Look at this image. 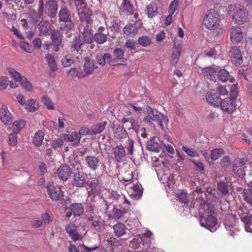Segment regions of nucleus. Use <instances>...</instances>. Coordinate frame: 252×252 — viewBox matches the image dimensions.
<instances>
[{
  "instance_id": "1",
  "label": "nucleus",
  "mask_w": 252,
  "mask_h": 252,
  "mask_svg": "<svg viewBox=\"0 0 252 252\" xmlns=\"http://www.w3.org/2000/svg\"><path fill=\"white\" fill-rule=\"evenodd\" d=\"M190 207L198 209L201 226L212 232L216 231L219 227L218 220L215 217V208L206 205V201L202 194L191 204Z\"/></svg>"
},
{
  "instance_id": "2",
  "label": "nucleus",
  "mask_w": 252,
  "mask_h": 252,
  "mask_svg": "<svg viewBox=\"0 0 252 252\" xmlns=\"http://www.w3.org/2000/svg\"><path fill=\"white\" fill-rule=\"evenodd\" d=\"M38 15L39 18H43L44 14L50 18L56 16L58 11V3L56 0H38Z\"/></svg>"
},
{
  "instance_id": "3",
  "label": "nucleus",
  "mask_w": 252,
  "mask_h": 252,
  "mask_svg": "<svg viewBox=\"0 0 252 252\" xmlns=\"http://www.w3.org/2000/svg\"><path fill=\"white\" fill-rule=\"evenodd\" d=\"M238 94L237 83L233 84L231 87L230 92V97L226 98L221 101L220 106L221 110L228 114H232L236 109V97Z\"/></svg>"
},
{
  "instance_id": "4",
  "label": "nucleus",
  "mask_w": 252,
  "mask_h": 252,
  "mask_svg": "<svg viewBox=\"0 0 252 252\" xmlns=\"http://www.w3.org/2000/svg\"><path fill=\"white\" fill-rule=\"evenodd\" d=\"M228 14L238 24H242L247 20L248 11L247 9L240 4H231L228 6Z\"/></svg>"
},
{
  "instance_id": "5",
  "label": "nucleus",
  "mask_w": 252,
  "mask_h": 252,
  "mask_svg": "<svg viewBox=\"0 0 252 252\" xmlns=\"http://www.w3.org/2000/svg\"><path fill=\"white\" fill-rule=\"evenodd\" d=\"M59 22L65 24L64 29L67 31H74L75 29L74 23L71 20V12L65 5H62L58 13Z\"/></svg>"
},
{
  "instance_id": "6",
  "label": "nucleus",
  "mask_w": 252,
  "mask_h": 252,
  "mask_svg": "<svg viewBox=\"0 0 252 252\" xmlns=\"http://www.w3.org/2000/svg\"><path fill=\"white\" fill-rule=\"evenodd\" d=\"M220 22V15L214 9H210L206 13L204 23L207 29L211 30L215 29Z\"/></svg>"
},
{
  "instance_id": "7",
  "label": "nucleus",
  "mask_w": 252,
  "mask_h": 252,
  "mask_svg": "<svg viewBox=\"0 0 252 252\" xmlns=\"http://www.w3.org/2000/svg\"><path fill=\"white\" fill-rule=\"evenodd\" d=\"M47 192L49 197L53 201H60L63 199V192L60 186H55L48 182L46 187Z\"/></svg>"
},
{
  "instance_id": "8",
  "label": "nucleus",
  "mask_w": 252,
  "mask_h": 252,
  "mask_svg": "<svg viewBox=\"0 0 252 252\" xmlns=\"http://www.w3.org/2000/svg\"><path fill=\"white\" fill-rule=\"evenodd\" d=\"M246 161L247 160L244 158H238L233 162L232 170L240 178H243L246 175Z\"/></svg>"
},
{
  "instance_id": "9",
  "label": "nucleus",
  "mask_w": 252,
  "mask_h": 252,
  "mask_svg": "<svg viewBox=\"0 0 252 252\" xmlns=\"http://www.w3.org/2000/svg\"><path fill=\"white\" fill-rule=\"evenodd\" d=\"M94 40L98 44H104L110 41L109 33L104 27H99L97 32L94 35Z\"/></svg>"
},
{
  "instance_id": "10",
  "label": "nucleus",
  "mask_w": 252,
  "mask_h": 252,
  "mask_svg": "<svg viewBox=\"0 0 252 252\" xmlns=\"http://www.w3.org/2000/svg\"><path fill=\"white\" fill-rule=\"evenodd\" d=\"M225 228L228 232L229 235L234 238L239 231L237 226L235 224V218L233 215L226 216V219L224 222Z\"/></svg>"
},
{
  "instance_id": "11",
  "label": "nucleus",
  "mask_w": 252,
  "mask_h": 252,
  "mask_svg": "<svg viewBox=\"0 0 252 252\" xmlns=\"http://www.w3.org/2000/svg\"><path fill=\"white\" fill-rule=\"evenodd\" d=\"M126 115H125L121 120V123L123 126H125L128 130L135 129L138 126L137 121L132 117L130 118L126 117V116H130L131 112L129 111L126 112Z\"/></svg>"
},
{
  "instance_id": "12",
  "label": "nucleus",
  "mask_w": 252,
  "mask_h": 252,
  "mask_svg": "<svg viewBox=\"0 0 252 252\" xmlns=\"http://www.w3.org/2000/svg\"><path fill=\"white\" fill-rule=\"evenodd\" d=\"M112 153L115 160L118 162H122L126 159V152L124 147L120 144L116 145L112 149Z\"/></svg>"
},
{
  "instance_id": "13",
  "label": "nucleus",
  "mask_w": 252,
  "mask_h": 252,
  "mask_svg": "<svg viewBox=\"0 0 252 252\" xmlns=\"http://www.w3.org/2000/svg\"><path fill=\"white\" fill-rule=\"evenodd\" d=\"M230 36L233 44H238L241 42L243 38L241 29L239 27H232L230 30Z\"/></svg>"
},
{
  "instance_id": "14",
  "label": "nucleus",
  "mask_w": 252,
  "mask_h": 252,
  "mask_svg": "<svg viewBox=\"0 0 252 252\" xmlns=\"http://www.w3.org/2000/svg\"><path fill=\"white\" fill-rule=\"evenodd\" d=\"M85 42L80 35H74L73 40L70 42V50L72 52H76L81 54L82 48L85 45Z\"/></svg>"
},
{
  "instance_id": "15",
  "label": "nucleus",
  "mask_w": 252,
  "mask_h": 252,
  "mask_svg": "<svg viewBox=\"0 0 252 252\" xmlns=\"http://www.w3.org/2000/svg\"><path fill=\"white\" fill-rule=\"evenodd\" d=\"M229 56L231 58V62L237 65L242 63L243 58L240 50L237 47H233L229 52Z\"/></svg>"
},
{
  "instance_id": "16",
  "label": "nucleus",
  "mask_w": 252,
  "mask_h": 252,
  "mask_svg": "<svg viewBox=\"0 0 252 252\" xmlns=\"http://www.w3.org/2000/svg\"><path fill=\"white\" fill-rule=\"evenodd\" d=\"M0 120L5 125H10L13 121L12 115L5 105L0 108Z\"/></svg>"
},
{
  "instance_id": "17",
  "label": "nucleus",
  "mask_w": 252,
  "mask_h": 252,
  "mask_svg": "<svg viewBox=\"0 0 252 252\" xmlns=\"http://www.w3.org/2000/svg\"><path fill=\"white\" fill-rule=\"evenodd\" d=\"M51 35L52 42L54 46V50L55 52H58L59 50V46L62 44V35L58 29L53 30Z\"/></svg>"
},
{
  "instance_id": "18",
  "label": "nucleus",
  "mask_w": 252,
  "mask_h": 252,
  "mask_svg": "<svg viewBox=\"0 0 252 252\" xmlns=\"http://www.w3.org/2000/svg\"><path fill=\"white\" fill-rule=\"evenodd\" d=\"M77 226H76L74 223L72 222L67 224L65 226L66 232L74 241H76L79 240L81 237L77 230Z\"/></svg>"
},
{
  "instance_id": "19",
  "label": "nucleus",
  "mask_w": 252,
  "mask_h": 252,
  "mask_svg": "<svg viewBox=\"0 0 252 252\" xmlns=\"http://www.w3.org/2000/svg\"><path fill=\"white\" fill-rule=\"evenodd\" d=\"M59 178L63 181L67 180L71 176L72 170L67 164L60 166L57 170Z\"/></svg>"
},
{
  "instance_id": "20",
  "label": "nucleus",
  "mask_w": 252,
  "mask_h": 252,
  "mask_svg": "<svg viewBox=\"0 0 252 252\" xmlns=\"http://www.w3.org/2000/svg\"><path fill=\"white\" fill-rule=\"evenodd\" d=\"M84 160L87 167L92 171H95L99 166V159L95 156H87Z\"/></svg>"
},
{
  "instance_id": "21",
  "label": "nucleus",
  "mask_w": 252,
  "mask_h": 252,
  "mask_svg": "<svg viewBox=\"0 0 252 252\" xmlns=\"http://www.w3.org/2000/svg\"><path fill=\"white\" fill-rule=\"evenodd\" d=\"M182 51V46L179 42L175 41L171 56V63L175 65L178 62Z\"/></svg>"
},
{
  "instance_id": "22",
  "label": "nucleus",
  "mask_w": 252,
  "mask_h": 252,
  "mask_svg": "<svg viewBox=\"0 0 252 252\" xmlns=\"http://www.w3.org/2000/svg\"><path fill=\"white\" fill-rule=\"evenodd\" d=\"M86 175L83 172L75 174L72 181V184L76 187H83L85 186Z\"/></svg>"
},
{
  "instance_id": "23",
  "label": "nucleus",
  "mask_w": 252,
  "mask_h": 252,
  "mask_svg": "<svg viewBox=\"0 0 252 252\" xmlns=\"http://www.w3.org/2000/svg\"><path fill=\"white\" fill-rule=\"evenodd\" d=\"M206 99L208 103L216 106H219L221 102L220 96L214 91L208 92L206 94Z\"/></svg>"
},
{
  "instance_id": "24",
  "label": "nucleus",
  "mask_w": 252,
  "mask_h": 252,
  "mask_svg": "<svg viewBox=\"0 0 252 252\" xmlns=\"http://www.w3.org/2000/svg\"><path fill=\"white\" fill-rule=\"evenodd\" d=\"M113 130L114 137L121 141L128 136V133L123 126H118L114 127Z\"/></svg>"
},
{
  "instance_id": "25",
  "label": "nucleus",
  "mask_w": 252,
  "mask_h": 252,
  "mask_svg": "<svg viewBox=\"0 0 252 252\" xmlns=\"http://www.w3.org/2000/svg\"><path fill=\"white\" fill-rule=\"evenodd\" d=\"M218 72V70L214 66H210L201 69V74L203 77L207 79L215 78Z\"/></svg>"
},
{
  "instance_id": "26",
  "label": "nucleus",
  "mask_w": 252,
  "mask_h": 252,
  "mask_svg": "<svg viewBox=\"0 0 252 252\" xmlns=\"http://www.w3.org/2000/svg\"><path fill=\"white\" fill-rule=\"evenodd\" d=\"M64 139L67 141L72 142V146L75 147L78 145L80 142L81 136L80 134L76 131L71 132L70 134H66Z\"/></svg>"
},
{
  "instance_id": "27",
  "label": "nucleus",
  "mask_w": 252,
  "mask_h": 252,
  "mask_svg": "<svg viewBox=\"0 0 252 252\" xmlns=\"http://www.w3.org/2000/svg\"><path fill=\"white\" fill-rule=\"evenodd\" d=\"M224 154V151L222 148H216L212 150L211 151V155L210 157H207L205 155V158L207 161L209 162V160H216L221 157L222 155Z\"/></svg>"
},
{
  "instance_id": "28",
  "label": "nucleus",
  "mask_w": 252,
  "mask_h": 252,
  "mask_svg": "<svg viewBox=\"0 0 252 252\" xmlns=\"http://www.w3.org/2000/svg\"><path fill=\"white\" fill-rule=\"evenodd\" d=\"M78 15L81 22H92V11L86 7L78 11Z\"/></svg>"
},
{
  "instance_id": "29",
  "label": "nucleus",
  "mask_w": 252,
  "mask_h": 252,
  "mask_svg": "<svg viewBox=\"0 0 252 252\" xmlns=\"http://www.w3.org/2000/svg\"><path fill=\"white\" fill-rule=\"evenodd\" d=\"M154 121L157 122L161 129H163V125H167L168 124V118L167 116L163 115L162 113L159 112H156Z\"/></svg>"
},
{
  "instance_id": "30",
  "label": "nucleus",
  "mask_w": 252,
  "mask_h": 252,
  "mask_svg": "<svg viewBox=\"0 0 252 252\" xmlns=\"http://www.w3.org/2000/svg\"><path fill=\"white\" fill-rule=\"evenodd\" d=\"M84 71L86 74H91L94 68H97V67L94 65V61L91 60L89 57H85L84 59Z\"/></svg>"
},
{
  "instance_id": "31",
  "label": "nucleus",
  "mask_w": 252,
  "mask_h": 252,
  "mask_svg": "<svg viewBox=\"0 0 252 252\" xmlns=\"http://www.w3.org/2000/svg\"><path fill=\"white\" fill-rule=\"evenodd\" d=\"M131 195L135 199H139L143 194V189L140 184H136L130 187Z\"/></svg>"
},
{
  "instance_id": "32",
  "label": "nucleus",
  "mask_w": 252,
  "mask_h": 252,
  "mask_svg": "<svg viewBox=\"0 0 252 252\" xmlns=\"http://www.w3.org/2000/svg\"><path fill=\"white\" fill-rule=\"evenodd\" d=\"M74 216H80L84 213V207L81 203H73L69 207Z\"/></svg>"
},
{
  "instance_id": "33",
  "label": "nucleus",
  "mask_w": 252,
  "mask_h": 252,
  "mask_svg": "<svg viewBox=\"0 0 252 252\" xmlns=\"http://www.w3.org/2000/svg\"><path fill=\"white\" fill-rule=\"evenodd\" d=\"M158 7L156 3L152 2L147 6L146 11L149 18H152L158 14Z\"/></svg>"
},
{
  "instance_id": "34",
  "label": "nucleus",
  "mask_w": 252,
  "mask_h": 252,
  "mask_svg": "<svg viewBox=\"0 0 252 252\" xmlns=\"http://www.w3.org/2000/svg\"><path fill=\"white\" fill-rule=\"evenodd\" d=\"M147 148L150 151L158 152L160 149V145L156 140V138L155 137H152L148 142Z\"/></svg>"
},
{
  "instance_id": "35",
  "label": "nucleus",
  "mask_w": 252,
  "mask_h": 252,
  "mask_svg": "<svg viewBox=\"0 0 252 252\" xmlns=\"http://www.w3.org/2000/svg\"><path fill=\"white\" fill-rule=\"evenodd\" d=\"M38 28L40 34L46 35L49 34V30L51 28V25L47 21H41L38 24Z\"/></svg>"
},
{
  "instance_id": "36",
  "label": "nucleus",
  "mask_w": 252,
  "mask_h": 252,
  "mask_svg": "<svg viewBox=\"0 0 252 252\" xmlns=\"http://www.w3.org/2000/svg\"><path fill=\"white\" fill-rule=\"evenodd\" d=\"M217 186L219 191L222 195L225 196L229 193V189L231 186V184L224 181H220L218 183Z\"/></svg>"
},
{
  "instance_id": "37",
  "label": "nucleus",
  "mask_w": 252,
  "mask_h": 252,
  "mask_svg": "<svg viewBox=\"0 0 252 252\" xmlns=\"http://www.w3.org/2000/svg\"><path fill=\"white\" fill-rule=\"evenodd\" d=\"M242 212L240 213V217L241 220L248 226L252 224V215L251 213L247 210H241Z\"/></svg>"
},
{
  "instance_id": "38",
  "label": "nucleus",
  "mask_w": 252,
  "mask_h": 252,
  "mask_svg": "<svg viewBox=\"0 0 252 252\" xmlns=\"http://www.w3.org/2000/svg\"><path fill=\"white\" fill-rule=\"evenodd\" d=\"M121 22L120 19L117 17L111 18L108 21L110 28L112 29V31L117 32H118L120 31Z\"/></svg>"
},
{
  "instance_id": "39",
  "label": "nucleus",
  "mask_w": 252,
  "mask_h": 252,
  "mask_svg": "<svg viewBox=\"0 0 252 252\" xmlns=\"http://www.w3.org/2000/svg\"><path fill=\"white\" fill-rule=\"evenodd\" d=\"M146 110L147 111V115L143 118V122L150 125L152 121H154L155 114L154 113L153 108L150 106H146Z\"/></svg>"
},
{
  "instance_id": "40",
  "label": "nucleus",
  "mask_w": 252,
  "mask_h": 252,
  "mask_svg": "<svg viewBox=\"0 0 252 252\" xmlns=\"http://www.w3.org/2000/svg\"><path fill=\"white\" fill-rule=\"evenodd\" d=\"M107 124L106 121L99 123L92 126V135H96L102 132L105 128V126Z\"/></svg>"
},
{
  "instance_id": "41",
  "label": "nucleus",
  "mask_w": 252,
  "mask_h": 252,
  "mask_svg": "<svg viewBox=\"0 0 252 252\" xmlns=\"http://www.w3.org/2000/svg\"><path fill=\"white\" fill-rule=\"evenodd\" d=\"M123 31L126 34L130 35L133 34L135 35L137 33L138 29L136 24L128 23L125 27Z\"/></svg>"
},
{
  "instance_id": "42",
  "label": "nucleus",
  "mask_w": 252,
  "mask_h": 252,
  "mask_svg": "<svg viewBox=\"0 0 252 252\" xmlns=\"http://www.w3.org/2000/svg\"><path fill=\"white\" fill-rule=\"evenodd\" d=\"M44 136V133L42 130H38L36 131L33 138V144L35 146L39 147L42 143Z\"/></svg>"
},
{
  "instance_id": "43",
  "label": "nucleus",
  "mask_w": 252,
  "mask_h": 252,
  "mask_svg": "<svg viewBox=\"0 0 252 252\" xmlns=\"http://www.w3.org/2000/svg\"><path fill=\"white\" fill-rule=\"evenodd\" d=\"M82 34L83 41L85 43L91 44L94 42L93 31L81 32Z\"/></svg>"
},
{
  "instance_id": "44",
  "label": "nucleus",
  "mask_w": 252,
  "mask_h": 252,
  "mask_svg": "<svg viewBox=\"0 0 252 252\" xmlns=\"http://www.w3.org/2000/svg\"><path fill=\"white\" fill-rule=\"evenodd\" d=\"M115 235L118 237H121L125 234V226L123 223H118L113 226Z\"/></svg>"
},
{
  "instance_id": "45",
  "label": "nucleus",
  "mask_w": 252,
  "mask_h": 252,
  "mask_svg": "<svg viewBox=\"0 0 252 252\" xmlns=\"http://www.w3.org/2000/svg\"><path fill=\"white\" fill-rule=\"evenodd\" d=\"M39 108L38 103L34 99H31L26 103V109L30 112H34Z\"/></svg>"
},
{
  "instance_id": "46",
  "label": "nucleus",
  "mask_w": 252,
  "mask_h": 252,
  "mask_svg": "<svg viewBox=\"0 0 252 252\" xmlns=\"http://www.w3.org/2000/svg\"><path fill=\"white\" fill-rule=\"evenodd\" d=\"M26 125V122L25 121H15L12 125V129L13 132L17 134L20 130L24 127Z\"/></svg>"
},
{
  "instance_id": "47",
  "label": "nucleus",
  "mask_w": 252,
  "mask_h": 252,
  "mask_svg": "<svg viewBox=\"0 0 252 252\" xmlns=\"http://www.w3.org/2000/svg\"><path fill=\"white\" fill-rule=\"evenodd\" d=\"M177 198L182 203L187 204L189 200L187 192L183 190H179L177 193Z\"/></svg>"
},
{
  "instance_id": "48",
  "label": "nucleus",
  "mask_w": 252,
  "mask_h": 252,
  "mask_svg": "<svg viewBox=\"0 0 252 252\" xmlns=\"http://www.w3.org/2000/svg\"><path fill=\"white\" fill-rule=\"evenodd\" d=\"M242 196L244 200L252 205V191L250 189H245L242 192Z\"/></svg>"
},
{
  "instance_id": "49",
  "label": "nucleus",
  "mask_w": 252,
  "mask_h": 252,
  "mask_svg": "<svg viewBox=\"0 0 252 252\" xmlns=\"http://www.w3.org/2000/svg\"><path fill=\"white\" fill-rule=\"evenodd\" d=\"M45 58L50 68L52 70H55L57 69V65L55 63V58L52 55L47 54L45 55Z\"/></svg>"
},
{
  "instance_id": "50",
  "label": "nucleus",
  "mask_w": 252,
  "mask_h": 252,
  "mask_svg": "<svg viewBox=\"0 0 252 252\" xmlns=\"http://www.w3.org/2000/svg\"><path fill=\"white\" fill-rule=\"evenodd\" d=\"M71 1L73 3L78 11L86 7L87 4L85 0H71Z\"/></svg>"
},
{
  "instance_id": "51",
  "label": "nucleus",
  "mask_w": 252,
  "mask_h": 252,
  "mask_svg": "<svg viewBox=\"0 0 252 252\" xmlns=\"http://www.w3.org/2000/svg\"><path fill=\"white\" fill-rule=\"evenodd\" d=\"M113 56L115 58L121 61V62L126 63V60L124 59V52L121 48H116L113 51Z\"/></svg>"
},
{
  "instance_id": "52",
  "label": "nucleus",
  "mask_w": 252,
  "mask_h": 252,
  "mask_svg": "<svg viewBox=\"0 0 252 252\" xmlns=\"http://www.w3.org/2000/svg\"><path fill=\"white\" fill-rule=\"evenodd\" d=\"M41 100L44 105L46 106L48 110H53L55 109L53 103L49 97L43 96L42 97Z\"/></svg>"
},
{
  "instance_id": "53",
  "label": "nucleus",
  "mask_w": 252,
  "mask_h": 252,
  "mask_svg": "<svg viewBox=\"0 0 252 252\" xmlns=\"http://www.w3.org/2000/svg\"><path fill=\"white\" fill-rule=\"evenodd\" d=\"M127 140L126 141V143L125 144L126 148L127 149L128 153L132 155L133 152V147H134V141L130 139L129 136L126 138Z\"/></svg>"
},
{
  "instance_id": "54",
  "label": "nucleus",
  "mask_w": 252,
  "mask_h": 252,
  "mask_svg": "<svg viewBox=\"0 0 252 252\" xmlns=\"http://www.w3.org/2000/svg\"><path fill=\"white\" fill-rule=\"evenodd\" d=\"M138 41L140 45L147 47L151 43V39L149 36H142L138 38Z\"/></svg>"
},
{
  "instance_id": "55",
  "label": "nucleus",
  "mask_w": 252,
  "mask_h": 252,
  "mask_svg": "<svg viewBox=\"0 0 252 252\" xmlns=\"http://www.w3.org/2000/svg\"><path fill=\"white\" fill-rule=\"evenodd\" d=\"M61 62L64 67H69L74 63V61L69 56H65L62 59Z\"/></svg>"
},
{
  "instance_id": "56",
  "label": "nucleus",
  "mask_w": 252,
  "mask_h": 252,
  "mask_svg": "<svg viewBox=\"0 0 252 252\" xmlns=\"http://www.w3.org/2000/svg\"><path fill=\"white\" fill-rule=\"evenodd\" d=\"M101 222L100 217H95V219L92 222V225L97 231L100 232L101 230Z\"/></svg>"
},
{
  "instance_id": "57",
  "label": "nucleus",
  "mask_w": 252,
  "mask_h": 252,
  "mask_svg": "<svg viewBox=\"0 0 252 252\" xmlns=\"http://www.w3.org/2000/svg\"><path fill=\"white\" fill-rule=\"evenodd\" d=\"M123 215V212L122 210L114 208L112 214L109 215V217L114 218L115 219H119L122 217Z\"/></svg>"
},
{
  "instance_id": "58",
  "label": "nucleus",
  "mask_w": 252,
  "mask_h": 252,
  "mask_svg": "<svg viewBox=\"0 0 252 252\" xmlns=\"http://www.w3.org/2000/svg\"><path fill=\"white\" fill-rule=\"evenodd\" d=\"M218 79H229L230 73L225 69H221L218 71Z\"/></svg>"
},
{
  "instance_id": "59",
  "label": "nucleus",
  "mask_w": 252,
  "mask_h": 252,
  "mask_svg": "<svg viewBox=\"0 0 252 252\" xmlns=\"http://www.w3.org/2000/svg\"><path fill=\"white\" fill-rule=\"evenodd\" d=\"M92 22H81V25L80 27V31L81 32H86V31H93L92 28Z\"/></svg>"
},
{
  "instance_id": "60",
  "label": "nucleus",
  "mask_w": 252,
  "mask_h": 252,
  "mask_svg": "<svg viewBox=\"0 0 252 252\" xmlns=\"http://www.w3.org/2000/svg\"><path fill=\"white\" fill-rule=\"evenodd\" d=\"M22 87L27 91H30L32 89V85L29 80H19Z\"/></svg>"
},
{
  "instance_id": "61",
  "label": "nucleus",
  "mask_w": 252,
  "mask_h": 252,
  "mask_svg": "<svg viewBox=\"0 0 252 252\" xmlns=\"http://www.w3.org/2000/svg\"><path fill=\"white\" fill-rule=\"evenodd\" d=\"M231 164V160L229 156H224L220 160V165L221 167L226 168L228 167Z\"/></svg>"
},
{
  "instance_id": "62",
  "label": "nucleus",
  "mask_w": 252,
  "mask_h": 252,
  "mask_svg": "<svg viewBox=\"0 0 252 252\" xmlns=\"http://www.w3.org/2000/svg\"><path fill=\"white\" fill-rule=\"evenodd\" d=\"M182 150L189 156L191 157H197L198 156V153L185 146L182 147Z\"/></svg>"
},
{
  "instance_id": "63",
  "label": "nucleus",
  "mask_w": 252,
  "mask_h": 252,
  "mask_svg": "<svg viewBox=\"0 0 252 252\" xmlns=\"http://www.w3.org/2000/svg\"><path fill=\"white\" fill-rule=\"evenodd\" d=\"M20 47L27 53H32L33 49L31 47L30 44L27 42L21 41L20 43Z\"/></svg>"
},
{
  "instance_id": "64",
  "label": "nucleus",
  "mask_w": 252,
  "mask_h": 252,
  "mask_svg": "<svg viewBox=\"0 0 252 252\" xmlns=\"http://www.w3.org/2000/svg\"><path fill=\"white\" fill-rule=\"evenodd\" d=\"M63 144V140L61 138H57L52 141L51 145L52 147L56 149L61 147Z\"/></svg>"
}]
</instances>
